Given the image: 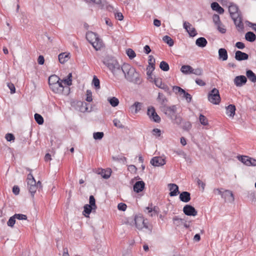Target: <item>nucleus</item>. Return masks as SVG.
I'll use <instances>...</instances> for the list:
<instances>
[{
    "label": "nucleus",
    "mask_w": 256,
    "mask_h": 256,
    "mask_svg": "<svg viewBox=\"0 0 256 256\" xmlns=\"http://www.w3.org/2000/svg\"><path fill=\"white\" fill-rule=\"evenodd\" d=\"M7 86L10 90V93L12 94H14L16 92V88L13 84L8 82V83Z\"/></svg>",
    "instance_id": "61"
},
{
    "label": "nucleus",
    "mask_w": 256,
    "mask_h": 256,
    "mask_svg": "<svg viewBox=\"0 0 256 256\" xmlns=\"http://www.w3.org/2000/svg\"><path fill=\"white\" fill-rule=\"evenodd\" d=\"M236 46L238 49H243L245 48L244 44L240 42H238L236 44Z\"/></svg>",
    "instance_id": "62"
},
{
    "label": "nucleus",
    "mask_w": 256,
    "mask_h": 256,
    "mask_svg": "<svg viewBox=\"0 0 256 256\" xmlns=\"http://www.w3.org/2000/svg\"><path fill=\"white\" fill-rule=\"evenodd\" d=\"M192 128V124L190 122L186 121L183 122L182 128L185 130H188Z\"/></svg>",
    "instance_id": "40"
},
{
    "label": "nucleus",
    "mask_w": 256,
    "mask_h": 256,
    "mask_svg": "<svg viewBox=\"0 0 256 256\" xmlns=\"http://www.w3.org/2000/svg\"><path fill=\"white\" fill-rule=\"evenodd\" d=\"M222 198H224L225 201H227L230 202H232L234 200L233 193L230 190H225L223 192Z\"/></svg>",
    "instance_id": "13"
},
{
    "label": "nucleus",
    "mask_w": 256,
    "mask_h": 256,
    "mask_svg": "<svg viewBox=\"0 0 256 256\" xmlns=\"http://www.w3.org/2000/svg\"><path fill=\"white\" fill-rule=\"evenodd\" d=\"M60 80V78L54 74L50 76L48 78V84L50 86L56 83Z\"/></svg>",
    "instance_id": "29"
},
{
    "label": "nucleus",
    "mask_w": 256,
    "mask_h": 256,
    "mask_svg": "<svg viewBox=\"0 0 256 256\" xmlns=\"http://www.w3.org/2000/svg\"><path fill=\"white\" fill-rule=\"evenodd\" d=\"M115 18L119 20H122L124 18V16L121 12H116L115 14Z\"/></svg>",
    "instance_id": "64"
},
{
    "label": "nucleus",
    "mask_w": 256,
    "mask_h": 256,
    "mask_svg": "<svg viewBox=\"0 0 256 256\" xmlns=\"http://www.w3.org/2000/svg\"><path fill=\"white\" fill-rule=\"evenodd\" d=\"M246 76L252 82H256V75L252 70H247L246 72Z\"/></svg>",
    "instance_id": "27"
},
{
    "label": "nucleus",
    "mask_w": 256,
    "mask_h": 256,
    "mask_svg": "<svg viewBox=\"0 0 256 256\" xmlns=\"http://www.w3.org/2000/svg\"><path fill=\"white\" fill-rule=\"evenodd\" d=\"M184 214L188 216H196L198 214L197 210L191 205L186 204L183 208Z\"/></svg>",
    "instance_id": "9"
},
{
    "label": "nucleus",
    "mask_w": 256,
    "mask_h": 256,
    "mask_svg": "<svg viewBox=\"0 0 256 256\" xmlns=\"http://www.w3.org/2000/svg\"><path fill=\"white\" fill-rule=\"evenodd\" d=\"M92 84L96 87V89L100 88V80L96 76H94L92 80Z\"/></svg>",
    "instance_id": "48"
},
{
    "label": "nucleus",
    "mask_w": 256,
    "mask_h": 256,
    "mask_svg": "<svg viewBox=\"0 0 256 256\" xmlns=\"http://www.w3.org/2000/svg\"><path fill=\"white\" fill-rule=\"evenodd\" d=\"M208 44L206 40L204 37L198 38L196 41V44L198 47L204 48Z\"/></svg>",
    "instance_id": "25"
},
{
    "label": "nucleus",
    "mask_w": 256,
    "mask_h": 256,
    "mask_svg": "<svg viewBox=\"0 0 256 256\" xmlns=\"http://www.w3.org/2000/svg\"><path fill=\"white\" fill-rule=\"evenodd\" d=\"M208 98L212 104H218L221 100L218 90L216 88L212 90L208 94Z\"/></svg>",
    "instance_id": "4"
},
{
    "label": "nucleus",
    "mask_w": 256,
    "mask_h": 256,
    "mask_svg": "<svg viewBox=\"0 0 256 256\" xmlns=\"http://www.w3.org/2000/svg\"><path fill=\"white\" fill-rule=\"evenodd\" d=\"M199 120L200 124L203 126H207L208 124L207 118L202 114H200V115Z\"/></svg>",
    "instance_id": "37"
},
{
    "label": "nucleus",
    "mask_w": 256,
    "mask_h": 256,
    "mask_svg": "<svg viewBox=\"0 0 256 256\" xmlns=\"http://www.w3.org/2000/svg\"><path fill=\"white\" fill-rule=\"evenodd\" d=\"M86 38L96 50H100L103 46L102 40L94 32H88L86 34Z\"/></svg>",
    "instance_id": "3"
},
{
    "label": "nucleus",
    "mask_w": 256,
    "mask_h": 256,
    "mask_svg": "<svg viewBox=\"0 0 256 256\" xmlns=\"http://www.w3.org/2000/svg\"><path fill=\"white\" fill-rule=\"evenodd\" d=\"M5 138L8 142L14 140L15 138L14 135L10 133L6 134Z\"/></svg>",
    "instance_id": "60"
},
{
    "label": "nucleus",
    "mask_w": 256,
    "mask_h": 256,
    "mask_svg": "<svg viewBox=\"0 0 256 256\" xmlns=\"http://www.w3.org/2000/svg\"><path fill=\"white\" fill-rule=\"evenodd\" d=\"M112 173L111 169L108 168L106 170L104 169H98L97 172V174H100L103 178L105 179L108 178Z\"/></svg>",
    "instance_id": "18"
},
{
    "label": "nucleus",
    "mask_w": 256,
    "mask_h": 256,
    "mask_svg": "<svg viewBox=\"0 0 256 256\" xmlns=\"http://www.w3.org/2000/svg\"><path fill=\"white\" fill-rule=\"evenodd\" d=\"M202 70L200 68H197L196 69L192 68V70L190 71V74H194L197 76H201L202 74Z\"/></svg>",
    "instance_id": "43"
},
{
    "label": "nucleus",
    "mask_w": 256,
    "mask_h": 256,
    "mask_svg": "<svg viewBox=\"0 0 256 256\" xmlns=\"http://www.w3.org/2000/svg\"><path fill=\"white\" fill-rule=\"evenodd\" d=\"M89 203L90 206H93V208L94 210H96V200L93 196H90L89 198Z\"/></svg>",
    "instance_id": "41"
},
{
    "label": "nucleus",
    "mask_w": 256,
    "mask_h": 256,
    "mask_svg": "<svg viewBox=\"0 0 256 256\" xmlns=\"http://www.w3.org/2000/svg\"><path fill=\"white\" fill-rule=\"evenodd\" d=\"M80 104L81 109L80 111L82 112H84L88 111V104L86 102H80Z\"/></svg>",
    "instance_id": "53"
},
{
    "label": "nucleus",
    "mask_w": 256,
    "mask_h": 256,
    "mask_svg": "<svg viewBox=\"0 0 256 256\" xmlns=\"http://www.w3.org/2000/svg\"><path fill=\"white\" fill-rule=\"evenodd\" d=\"M179 198L181 201L188 202L190 200V194L188 192H182L180 194Z\"/></svg>",
    "instance_id": "21"
},
{
    "label": "nucleus",
    "mask_w": 256,
    "mask_h": 256,
    "mask_svg": "<svg viewBox=\"0 0 256 256\" xmlns=\"http://www.w3.org/2000/svg\"><path fill=\"white\" fill-rule=\"evenodd\" d=\"M183 97L186 98L188 102H190L192 100V97L190 94L186 92L184 90V92H182Z\"/></svg>",
    "instance_id": "50"
},
{
    "label": "nucleus",
    "mask_w": 256,
    "mask_h": 256,
    "mask_svg": "<svg viewBox=\"0 0 256 256\" xmlns=\"http://www.w3.org/2000/svg\"><path fill=\"white\" fill-rule=\"evenodd\" d=\"M144 186L145 184L143 181H138L134 185V190L138 193L144 190Z\"/></svg>",
    "instance_id": "20"
},
{
    "label": "nucleus",
    "mask_w": 256,
    "mask_h": 256,
    "mask_svg": "<svg viewBox=\"0 0 256 256\" xmlns=\"http://www.w3.org/2000/svg\"><path fill=\"white\" fill-rule=\"evenodd\" d=\"M238 160L247 166H256V160L248 156H238Z\"/></svg>",
    "instance_id": "6"
},
{
    "label": "nucleus",
    "mask_w": 256,
    "mask_h": 256,
    "mask_svg": "<svg viewBox=\"0 0 256 256\" xmlns=\"http://www.w3.org/2000/svg\"><path fill=\"white\" fill-rule=\"evenodd\" d=\"M173 221L174 224H176V226H179L184 223V220L178 218L177 216H174L173 218Z\"/></svg>",
    "instance_id": "45"
},
{
    "label": "nucleus",
    "mask_w": 256,
    "mask_h": 256,
    "mask_svg": "<svg viewBox=\"0 0 256 256\" xmlns=\"http://www.w3.org/2000/svg\"><path fill=\"white\" fill-rule=\"evenodd\" d=\"M15 222H16V218L14 215L13 216H11L10 218V219L8 220L7 222V224L9 226L12 227L14 226Z\"/></svg>",
    "instance_id": "51"
},
{
    "label": "nucleus",
    "mask_w": 256,
    "mask_h": 256,
    "mask_svg": "<svg viewBox=\"0 0 256 256\" xmlns=\"http://www.w3.org/2000/svg\"><path fill=\"white\" fill-rule=\"evenodd\" d=\"M172 90L176 94H182V92H184V90L178 86H173Z\"/></svg>",
    "instance_id": "49"
},
{
    "label": "nucleus",
    "mask_w": 256,
    "mask_h": 256,
    "mask_svg": "<svg viewBox=\"0 0 256 256\" xmlns=\"http://www.w3.org/2000/svg\"><path fill=\"white\" fill-rule=\"evenodd\" d=\"M60 82H59L54 84L50 86V88L55 93L60 94V90H58Z\"/></svg>",
    "instance_id": "39"
},
{
    "label": "nucleus",
    "mask_w": 256,
    "mask_h": 256,
    "mask_svg": "<svg viewBox=\"0 0 256 256\" xmlns=\"http://www.w3.org/2000/svg\"><path fill=\"white\" fill-rule=\"evenodd\" d=\"M135 224L136 227L139 229L141 230L143 228H148V226L144 222V220L142 218H136L134 219Z\"/></svg>",
    "instance_id": "15"
},
{
    "label": "nucleus",
    "mask_w": 256,
    "mask_h": 256,
    "mask_svg": "<svg viewBox=\"0 0 256 256\" xmlns=\"http://www.w3.org/2000/svg\"><path fill=\"white\" fill-rule=\"evenodd\" d=\"M160 68L164 72H167L170 69L168 64L164 61H162L160 62Z\"/></svg>",
    "instance_id": "35"
},
{
    "label": "nucleus",
    "mask_w": 256,
    "mask_h": 256,
    "mask_svg": "<svg viewBox=\"0 0 256 256\" xmlns=\"http://www.w3.org/2000/svg\"><path fill=\"white\" fill-rule=\"evenodd\" d=\"M150 163L154 166H160L166 164V160L161 156H155L150 160Z\"/></svg>",
    "instance_id": "10"
},
{
    "label": "nucleus",
    "mask_w": 256,
    "mask_h": 256,
    "mask_svg": "<svg viewBox=\"0 0 256 256\" xmlns=\"http://www.w3.org/2000/svg\"><path fill=\"white\" fill-rule=\"evenodd\" d=\"M228 12L231 18H234L236 16H238L240 14H241L238 6L232 3L230 4L228 6Z\"/></svg>",
    "instance_id": "12"
},
{
    "label": "nucleus",
    "mask_w": 256,
    "mask_h": 256,
    "mask_svg": "<svg viewBox=\"0 0 256 256\" xmlns=\"http://www.w3.org/2000/svg\"><path fill=\"white\" fill-rule=\"evenodd\" d=\"M162 40L170 46H172L174 44L173 40L168 36H164L162 38Z\"/></svg>",
    "instance_id": "34"
},
{
    "label": "nucleus",
    "mask_w": 256,
    "mask_h": 256,
    "mask_svg": "<svg viewBox=\"0 0 256 256\" xmlns=\"http://www.w3.org/2000/svg\"><path fill=\"white\" fill-rule=\"evenodd\" d=\"M126 54L130 59H132L136 56L135 52L131 48L126 50Z\"/></svg>",
    "instance_id": "42"
},
{
    "label": "nucleus",
    "mask_w": 256,
    "mask_h": 256,
    "mask_svg": "<svg viewBox=\"0 0 256 256\" xmlns=\"http://www.w3.org/2000/svg\"><path fill=\"white\" fill-rule=\"evenodd\" d=\"M161 110L172 120L174 124L178 125L182 124V118L180 116L177 114V108L176 106H162L161 107Z\"/></svg>",
    "instance_id": "2"
},
{
    "label": "nucleus",
    "mask_w": 256,
    "mask_h": 256,
    "mask_svg": "<svg viewBox=\"0 0 256 256\" xmlns=\"http://www.w3.org/2000/svg\"><path fill=\"white\" fill-rule=\"evenodd\" d=\"M144 212L148 214L150 216H153L158 214V208L156 206H154L152 208L151 204L150 206H148L146 208Z\"/></svg>",
    "instance_id": "19"
},
{
    "label": "nucleus",
    "mask_w": 256,
    "mask_h": 256,
    "mask_svg": "<svg viewBox=\"0 0 256 256\" xmlns=\"http://www.w3.org/2000/svg\"><path fill=\"white\" fill-rule=\"evenodd\" d=\"M236 106L234 104H230L226 107V114L230 116L234 117L235 114Z\"/></svg>",
    "instance_id": "24"
},
{
    "label": "nucleus",
    "mask_w": 256,
    "mask_h": 256,
    "mask_svg": "<svg viewBox=\"0 0 256 256\" xmlns=\"http://www.w3.org/2000/svg\"><path fill=\"white\" fill-rule=\"evenodd\" d=\"M127 206L124 203L120 202L118 204V208L120 210L125 211L126 209Z\"/></svg>",
    "instance_id": "58"
},
{
    "label": "nucleus",
    "mask_w": 256,
    "mask_h": 256,
    "mask_svg": "<svg viewBox=\"0 0 256 256\" xmlns=\"http://www.w3.org/2000/svg\"><path fill=\"white\" fill-rule=\"evenodd\" d=\"M192 68L188 65H184L181 67L180 70L181 72L184 74H190V71L192 70Z\"/></svg>",
    "instance_id": "33"
},
{
    "label": "nucleus",
    "mask_w": 256,
    "mask_h": 256,
    "mask_svg": "<svg viewBox=\"0 0 256 256\" xmlns=\"http://www.w3.org/2000/svg\"><path fill=\"white\" fill-rule=\"evenodd\" d=\"M68 54L66 53H61L58 55V60L61 64H64L68 60Z\"/></svg>",
    "instance_id": "28"
},
{
    "label": "nucleus",
    "mask_w": 256,
    "mask_h": 256,
    "mask_svg": "<svg viewBox=\"0 0 256 256\" xmlns=\"http://www.w3.org/2000/svg\"><path fill=\"white\" fill-rule=\"evenodd\" d=\"M148 66H155V59L152 55L148 56Z\"/></svg>",
    "instance_id": "54"
},
{
    "label": "nucleus",
    "mask_w": 256,
    "mask_h": 256,
    "mask_svg": "<svg viewBox=\"0 0 256 256\" xmlns=\"http://www.w3.org/2000/svg\"><path fill=\"white\" fill-rule=\"evenodd\" d=\"M218 30L222 34H224L226 32V29L224 26L221 23L216 25Z\"/></svg>",
    "instance_id": "55"
},
{
    "label": "nucleus",
    "mask_w": 256,
    "mask_h": 256,
    "mask_svg": "<svg viewBox=\"0 0 256 256\" xmlns=\"http://www.w3.org/2000/svg\"><path fill=\"white\" fill-rule=\"evenodd\" d=\"M152 134L154 136H160L161 134V131L158 128H154L152 130Z\"/></svg>",
    "instance_id": "63"
},
{
    "label": "nucleus",
    "mask_w": 256,
    "mask_h": 256,
    "mask_svg": "<svg viewBox=\"0 0 256 256\" xmlns=\"http://www.w3.org/2000/svg\"><path fill=\"white\" fill-rule=\"evenodd\" d=\"M234 82L236 86L240 87L246 84L247 78L244 76H238L234 78Z\"/></svg>",
    "instance_id": "14"
},
{
    "label": "nucleus",
    "mask_w": 256,
    "mask_h": 256,
    "mask_svg": "<svg viewBox=\"0 0 256 256\" xmlns=\"http://www.w3.org/2000/svg\"><path fill=\"white\" fill-rule=\"evenodd\" d=\"M114 124V126L118 128H123L124 126L121 124L120 120L118 119H114L113 120Z\"/></svg>",
    "instance_id": "59"
},
{
    "label": "nucleus",
    "mask_w": 256,
    "mask_h": 256,
    "mask_svg": "<svg viewBox=\"0 0 256 256\" xmlns=\"http://www.w3.org/2000/svg\"><path fill=\"white\" fill-rule=\"evenodd\" d=\"M103 62L118 80H121L124 76L128 82L134 84H140L142 82L140 73L129 64H124L122 66H120L118 61L114 58H107Z\"/></svg>",
    "instance_id": "1"
},
{
    "label": "nucleus",
    "mask_w": 256,
    "mask_h": 256,
    "mask_svg": "<svg viewBox=\"0 0 256 256\" xmlns=\"http://www.w3.org/2000/svg\"><path fill=\"white\" fill-rule=\"evenodd\" d=\"M183 26L190 36L194 37L197 34L196 28L192 27V24L189 22L186 21L184 22Z\"/></svg>",
    "instance_id": "8"
},
{
    "label": "nucleus",
    "mask_w": 256,
    "mask_h": 256,
    "mask_svg": "<svg viewBox=\"0 0 256 256\" xmlns=\"http://www.w3.org/2000/svg\"><path fill=\"white\" fill-rule=\"evenodd\" d=\"M169 190L170 191V196H174L178 195L179 193L178 187L174 184H168Z\"/></svg>",
    "instance_id": "17"
},
{
    "label": "nucleus",
    "mask_w": 256,
    "mask_h": 256,
    "mask_svg": "<svg viewBox=\"0 0 256 256\" xmlns=\"http://www.w3.org/2000/svg\"><path fill=\"white\" fill-rule=\"evenodd\" d=\"M246 40L250 42H254L256 40V34L252 32H248L245 34Z\"/></svg>",
    "instance_id": "26"
},
{
    "label": "nucleus",
    "mask_w": 256,
    "mask_h": 256,
    "mask_svg": "<svg viewBox=\"0 0 256 256\" xmlns=\"http://www.w3.org/2000/svg\"><path fill=\"white\" fill-rule=\"evenodd\" d=\"M234 23L238 31H242L244 28V25L242 22V18L241 14H240L238 16H236L232 17Z\"/></svg>",
    "instance_id": "11"
},
{
    "label": "nucleus",
    "mask_w": 256,
    "mask_h": 256,
    "mask_svg": "<svg viewBox=\"0 0 256 256\" xmlns=\"http://www.w3.org/2000/svg\"><path fill=\"white\" fill-rule=\"evenodd\" d=\"M218 58L223 61L227 60L228 55L226 50L224 48H220L218 50Z\"/></svg>",
    "instance_id": "22"
},
{
    "label": "nucleus",
    "mask_w": 256,
    "mask_h": 256,
    "mask_svg": "<svg viewBox=\"0 0 256 256\" xmlns=\"http://www.w3.org/2000/svg\"><path fill=\"white\" fill-rule=\"evenodd\" d=\"M155 68V66H148L146 68V70H147V72H146V74L148 77V78H152V72L154 70Z\"/></svg>",
    "instance_id": "44"
},
{
    "label": "nucleus",
    "mask_w": 256,
    "mask_h": 256,
    "mask_svg": "<svg viewBox=\"0 0 256 256\" xmlns=\"http://www.w3.org/2000/svg\"><path fill=\"white\" fill-rule=\"evenodd\" d=\"M103 132H96L93 134L94 138L95 140H101L104 137Z\"/></svg>",
    "instance_id": "46"
},
{
    "label": "nucleus",
    "mask_w": 256,
    "mask_h": 256,
    "mask_svg": "<svg viewBox=\"0 0 256 256\" xmlns=\"http://www.w3.org/2000/svg\"><path fill=\"white\" fill-rule=\"evenodd\" d=\"M212 20L216 26L222 23L220 20V16L218 14H214L212 16Z\"/></svg>",
    "instance_id": "52"
},
{
    "label": "nucleus",
    "mask_w": 256,
    "mask_h": 256,
    "mask_svg": "<svg viewBox=\"0 0 256 256\" xmlns=\"http://www.w3.org/2000/svg\"><path fill=\"white\" fill-rule=\"evenodd\" d=\"M14 216L16 219V218L19 220H26L27 219V216L23 214H15Z\"/></svg>",
    "instance_id": "56"
},
{
    "label": "nucleus",
    "mask_w": 256,
    "mask_h": 256,
    "mask_svg": "<svg viewBox=\"0 0 256 256\" xmlns=\"http://www.w3.org/2000/svg\"><path fill=\"white\" fill-rule=\"evenodd\" d=\"M27 184L28 189L32 197L34 196L36 190L42 187V182L40 180L38 182H36V180H30L29 182H27Z\"/></svg>",
    "instance_id": "5"
},
{
    "label": "nucleus",
    "mask_w": 256,
    "mask_h": 256,
    "mask_svg": "<svg viewBox=\"0 0 256 256\" xmlns=\"http://www.w3.org/2000/svg\"><path fill=\"white\" fill-rule=\"evenodd\" d=\"M108 100L113 107H116L119 104V100L116 97L110 98L108 99Z\"/></svg>",
    "instance_id": "31"
},
{
    "label": "nucleus",
    "mask_w": 256,
    "mask_h": 256,
    "mask_svg": "<svg viewBox=\"0 0 256 256\" xmlns=\"http://www.w3.org/2000/svg\"><path fill=\"white\" fill-rule=\"evenodd\" d=\"M234 58L238 61L247 60L248 58V55L240 50H237L235 53Z\"/></svg>",
    "instance_id": "16"
},
{
    "label": "nucleus",
    "mask_w": 256,
    "mask_h": 256,
    "mask_svg": "<svg viewBox=\"0 0 256 256\" xmlns=\"http://www.w3.org/2000/svg\"><path fill=\"white\" fill-rule=\"evenodd\" d=\"M142 104L139 102H135L134 104L131 106L130 109L132 110L134 109V114H136L139 110H141Z\"/></svg>",
    "instance_id": "32"
},
{
    "label": "nucleus",
    "mask_w": 256,
    "mask_h": 256,
    "mask_svg": "<svg viewBox=\"0 0 256 256\" xmlns=\"http://www.w3.org/2000/svg\"><path fill=\"white\" fill-rule=\"evenodd\" d=\"M34 117L35 120L38 124H44V118L40 114L36 113L34 114Z\"/></svg>",
    "instance_id": "36"
},
{
    "label": "nucleus",
    "mask_w": 256,
    "mask_h": 256,
    "mask_svg": "<svg viewBox=\"0 0 256 256\" xmlns=\"http://www.w3.org/2000/svg\"><path fill=\"white\" fill-rule=\"evenodd\" d=\"M59 82H60V84H59V87H58V90H60V94L63 92L64 88H66L68 92L70 90V87L68 86H64L62 84L63 81L61 80H60L59 81Z\"/></svg>",
    "instance_id": "38"
},
{
    "label": "nucleus",
    "mask_w": 256,
    "mask_h": 256,
    "mask_svg": "<svg viewBox=\"0 0 256 256\" xmlns=\"http://www.w3.org/2000/svg\"><path fill=\"white\" fill-rule=\"evenodd\" d=\"M211 8L212 10L216 11L220 14H222L224 12V10L216 2H213L211 4Z\"/></svg>",
    "instance_id": "23"
},
{
    "label": "nucleus",
    "mask_w": 256,
    "mask_h": 256,
    "mask_svg": "<svg viewBox=\"0 0 256 256\" xmlns=\"http://www.w3.org/2000/svg\"><path fill=\"white\" fill-rule=\"evenodd\" d=\"M84 208L83 214L86 216H87L86 214H90L92 211L94 210L93 206L88 205V204H85L84 206Z\"/></svg>",
    "instance_id": "30"
},
{
    "label": "nucleus",
    "mask_w": 256,
    "mask_h": 256,
    "mask_svg": "<svg viewBox=\"0 0 256 256\" xmlns=\"http://www.w3.org/2000/svg\"><path fill=\"white\" fill-rule=\"evenodd\" d=\"M154 83L156 86L159 88H161L163 85L164 84L162 82V79L158 78H154Z\"/></svg>",
    "instance_id": "47"
},
{
    "label": "nucleus",
    "mask_w": 256,
    "mask_h": 256,
    "mask_svg": "<svg viewBox=\"0 0 256 256\" xmlns=\"http://www.w3.org/2000/svg\"><path fill=\"white\" fill-rule=\"evenodd\" d=\"M86 100L88 102H91L92 100V92L90 90H86Z\"/></svg>",
    "instance_id": "57"
},
{
    "label": "nucleus",
    "mask_w": 256,
    "mask_h": 256,
    "mask_svg": "<svg viewBox=\"0 0 256 256\" xmlns=\"http://www.w3.org/2000/svg\"><path fill=\"white\" fill-rule=\"evenodd\" d=\"M147 114L151 120L157 123L160 122L161 120L160 118L156 114L153 106H150L148 108Z\"/></svg>",
    "instance_id": "7"
}]
</instances>
